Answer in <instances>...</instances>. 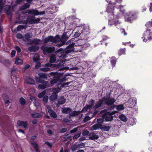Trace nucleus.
Masks as SVG:
<instances>
[{
	"instance_id": "f257e3e1",
	"label": "nucleus",
	"mask_w": 152,
	"mask_h": 152,
	"mask_svg": "<svg viewBox=\"0 0 152 152\" xmlns=\"http://www.w3.org/2000/svg\"><path fill=\"white\" fill-rule=\"evenodd\" d=\"M21 16L20 17V18L22 19H26V20H22L19 23L20 24H27V23H29L30 24L33 23H38L40 20L39 18H37L35 19V17L31 16L30 17L29 15L28 17L26 16H24V15L21 14Z\"/></svg>"
},
{
	"instance_id": "f03ea898",
	"label": "nucleus",
	"mask_w": 152,
	"mask_h": 152,
	"mask_svg": "<svg viewBox=\"0 0 152 152\" xmlns=\"http://www.w3.org/2000/svg\"><path fill=\"white\" fill-rule=\"evenodd\" d=\"M22 15L24 16L28 17L29 14H32L35 15H42L44 14L45 13V12L44 11H41L40 12H39L37 10L35 9L28 10L23 11L22 12Z\"/></svg>"
},
{
	"instance_id": "7ed1b4c3",
	"label": "nucleus",
	"mask_w": 152,
	"mask_h": 152,
	"mask_svg": "<svg viewBox=\"0 0 152 152\" xmlns=\"http://www.w3.org/2000/svg\"><path fill=\"white\" fill-rule=\"evenodd\" d=\"M59 40V36L57 35L54 37L52 36L48 37L44 39L43 42L44 43H47L49 42L54 43L57 45Z\"/></svg>"
},
{
	"instance_id": "20e7f679",
	"label": "nucleus",
	"mask_w": 152,
	"mask_h": 152,
	"mask_svg": "<svg viewBox=\"0 0 152 152\" xmlns=\"http://www.w3.org/2000/svg\"><path fill=\"white\" fill-rule=\"evenodd\" d=\"M110 94H107L103 98V101L105 104L108 105H111L113 104L116 101L113 98L110 97Z\"/></svg>"
},
{
	"instance_id": "39448f33",
	"label": "nucleus",
	"mask_w": 152,
	"mask_h": 152,
	"mask_svg": "<svg viewBox=\"0 0 152 152\" xmlns=\"http://www.w3.org/2000/svg\"><path fill=\"white\" fill-rule=\"evenodd\" d=\"M72 40H70L66 43V45H69L65 50V52L66 53H69L73 51H75V50L77 49L76 47H74L75 43H71Z\"/></svg>"
},
{
	"instance_id": "423d86ee",
	"label": "nucleus",
	"mask_w": 152,
	"mask_h": 152,
	"mask_svg": "<svg viewBox=\"0 0 152 152\" xmlns=\"http://www.w3.org/2000/svg\"><path fill=\"white\" fill-rule=\"evenodd\" d=\"M150 31V29H147L143 34V36L142 38L143 42H146L147 39L148 40L152 39V33Z\"/></svg>"
},
{
	"instance_id": "0eeeda50",
	"label": "nucleus",
	"mask_w": 152,
	"mask_h": 152,
	"mask_svg": "<svg viewBox=\"0 0 152 152\" xmlns=\"http://www.w3.org/2000/svg\"><path fill=\"white\" fill-rule=\"evenodd\" d=\"M41 49L43 50L44 54L46 55L51 53L54 51L55 48L54 47H48L43 46L41 47Z\"/></svg>"
},
{
	"instance_id": "6e6552de",
	"label": "nucleus",
	"mask_w": 152,
	"mask_h": 152,
	"mask_svg": "<svg viewBox=\"0 0 152 152\" xmlns=\"http://www.w3.org/2000/svg\"><path fill=\"white\" fill-rule=\"evenodd\" d=\"M59 40H58L57 46L60 47L64 45L65 41L68 39V37L63 34L61 37L59 36Z\"/></svg>"
},
{
	"instance_id": "1a4fd4ad",
	"label": "nucleus",
	"mask_w": 152,
	"mask_h": 152,
	"mask_svg": "<svg viewBox=\"0 0 152 152\" xmlns=\"http://www.w3.org/2000/svg\"><path fill=\"white\" fill-rule=\"evenodd\" d=\"M56 65L55 64L46 63L43 66L44 67L40 68V70L44 72L49 71L51 69V68L52 67L55 66Z\"/></svg>"
},
{
	"instance_id": "9d476101",
	"label": "nucleus",
	"mask_w": 152,
	"mask_h": 152,
	"mask_svg": "<svg viewBox=\"0 0 152 152\" xmlns=\"http://www.w3.org/2000/svg\"><path fill=\"white\" fill-rule=\"evenodd\" d=\"M115 4L114 2L109 4L106 9L107 11L109 14V15H110L111 16H113V11L114 9V7Z\"/></svg>"
},
{
	"instance_id": "9b49d317",
	"label": "nucleus",
	"mask_w": 152,
	"mask_h": 152,
	"mask_svg": "<svg viewBox=\"0 0 152 152\" xmlns=\"http://www.w3.org/2000/svg\"><path fill=\"white\" fill-rule=\"evenodd\" d=\"M117 113V112L116 111L108 112L104 114V118H105V120L106 121H111L113 119L112 115Z\"/></svg>"
},
{
	"instance_id": "f8f14e48",
	"label": "nucleus",
	"mask_w": 152,
	"mask_h": 152,
	"mask_svg": "<svg viewBox=\"0 0 152 152\" xmlns=\"http://www.w3.org/2000/svg\"><path fill=\"white\" fill-rule=\"evenodd\" d=\"M97 133L98 132H93L90 133L88 135L89 139L94 140H98L99 138V136Z\"/></svg>"
},
{
	"instance_id": "ddd939ff",
	"label": "nucleus",
	"mask_w": 152,
	"mask_h": 152,
	"mask_svg": "<svg viewBox=\"0 0 152 152\" xmlns=\"http://www.w3.org/2000/svg\"><path fill=\"white\" fill-rule=\"evenodd\" d=\"M83 41L82 40H79L77 41L75 43L74 47H76V49L75 50V51L78 52L81 51L83 50V48L82 47V44H81Z\"/></svg>"
},
{
	"instance_id": "4468645a",
	"label": "nucleus",
	"mask_w": 152,
	"mask_h": 152,
	"mask_svg": "<svg viewBox=\"0 0 152 152\" xmlns=\"http://www.w3.org/2000/svg\"><path fill=\"white\" fill-rule=\"evenodd\" d=\"M33 60L36 63L35 67L38 68L41 65V63L38 61L39 60V56L38 54H35L33 58Z\"/></svg>"
},
{
	"instance_id": "2eb2a0df",
	"label": "nucleus",
	"mask_w": 152,
	"mask_h": 152,
	"mask_svg": "<svg viewBox=\"0 0 152 152\" xmlns=\"http://www.w3.org/2000/svg\"><path fill=\"white\" fill-rule=\"evenodd\" d=\"M37 81L40 83H44V85H39L38 86V88L39 89H43L46 88L47 86V82L46 81H44L43 80H37Z\"/></svg>"
},
{
	"instance_id": "dca6fc26",
	"label": "nucleus",
	"mask_w": 152,
	"mask_h": 152,
	"mask_svg": "<svg viewBox=\"0 0 152 152\" xmlns=\"http://www.w3.org/2000/svg\"><path fill=\"white\" fill-rule=\"evenodd\" d=\"M17 124L19 126L23 127L24 128H27L28 124L27 121H21L20 120H18L17 121Z\"/></svg>"
},
{
	"instance_id": "f3484780",
	"label": "nucleus",
	"mask_w": 152,
	"mask_h": 152,
	"mask_svg": "<svg viewBox=\"0 0 152 152\" xmlns=\"http://www.w3.org/2000/svg\"><path fill=\"white\" fill-rule=\"evenodd\" d=\"M5 12L7 15L10 16L12 15V12L11 10V8L9 5H6L4 7Z\"/></svg>"
},
{
	"instance_id": "a211bd4d",
	"label": "nucleus",
	"mask_w": 152,
	"mask_h": 152,
	"mask_svg": "<svg viewBox=\"0 0 152 152\" xmlns=\"http://www.w3.org/2000/svg\"><path fill=\"white\" fill-rule=\"evenodd\" d=\"M102 127V125L100 124H96L90 127L89 130L91 131L99 129Z\"/></svg>"
},
{
	"instance_id": "6ab92c4d",
	"label": "nucleus",
	"mask_w": 152,
	"mask_h": 152,
	"mask_svg": "<svg viewBox=\"0 0 152 152\" xmlns=\"http://www.w3.org/2000/svg\"><path fill=\"white\" fill-rule=\"evenodd\" d=\"M127 102L129 104L130 106H134L136 103V99L135 98H131Z\"/></svg>"
},
{
	"instance_id": "aec40b11",
	"label": "nucleus",
	"mask_w": 152,
	"mask_h": 152,
	"mask_svg": "<svg viewBox=\"0 0 152 152\" xmlns=\"http://www.w3.org/2000/svg\"><path fill=\"white\" fill-rule=\"evenodd\" d=\"M39 48L37 46H32L28 48V50L30 52H35L37 51Z\"/></svg>"
},
{
	"instance_id": "412c9836",
	"label": "nucleus",
	"mask_w": 152,
	"mask_h": 152,
	"mask_svg": "<svg viewBox=\"0 0 152 152\" xmlns=\"http://www.w3.org/2000/svg\"><path fill=\"white\" fill-rule=\"evenodd\" d=\"M38 75L39 76V79H37V80H40L41 79H47L48 78L47 75L45 73H39L38 74Z\"/></svg>"
},
{
	"instance_id": "4be33fe9",
	"label": "nucleus",
	"mask_w": 152,
	"mask_h": 152,
	"mask_svg": "<svg viewBox=\"0 0 152 152\" xmlns=\"http://www.w3.org/2000/svg\"><path fill=\"white\" fill-rule=\"evenodd\" d=\"M26 82L28 84H34L35 82L32 78L30 77H28L26 79Z\"/></svg>"
},
{
	"instance_id": "5701e85b",
	"label": "nucleus",
	"mask_w": 152,
	"mask_h": 152,
	"mask_svg": "<svg viewBox=\"0 0 152 152\" xmlns=\"http://www.w3.org/2000/svg\"><path fill=\"white\" fill-rule=\"evenodd\" d=\"M71 109L69 108H64L62 109V112L63 113L66 114L70 113L72 111Z\"/></svg>"
},
{
	"instance_id": "b1692460",
	"label": "nucleus",
	"mask_w": 152,
	"mask_h": 152,
	"mask_svg": "<svg viewBox=\"0 0 152 152\" xmlns=\"http://www.w3.org/2000/svg\"><path fill=\"white\" fill-rule=\"evenodd\" d=\"M123 6L121 5H120L119 6V9L120 10V11L122 12V13H120L119 14H117L116 15L117 17L118 18H119L121 16V15L124 13V10L123 9Z\"/></svg>"
},
{
	"instance_id": "393cba45",
	"label": "nucleus",
	"mask_w": 152,
	"mask_h": 152,
	"mask_svg": "<svg viewBox=\"0 0 152 152\" xmlns=\"http://www.w3.org/2000/svg\"><path fill=\"white\" fill-rule=\"evenodd\" d=\"M94 103V102L92 100H91L90 101L88 102V104L86 105L88 107L89 109L90 110L93 106Z\"/></svg>"
},
{
	"instance_id": "a878e982",
	"label": "nucleus",
	"mask_w": 152,
	"mask_h": 152,
	"mask_svg": "<svg viewBox=\"0 0 152 152\" xmlns=\"http://www.w3.org/2000/svg\"><path fill=\"white\" fill-rule=\"evenodd\" d=\"M65 102V99L64 97H60L58 99V103L60 104H64Z\"/></svg>"
},
{
	"instance_id": "bb28decb",
	"label": "nucleus",
	"mask_w": 152,
	"mask_h": 152,
	"mask_svg": "<svg viewBox=\"0 0 152 152\" xmlns=\"http://www.w3.org/2000/svg\"><path fill=\"white\" fill-rule=\"evenodd\" d=\"M48 111L49 114L53 118H55L56 117V115L53 111L50 109H48Z\"/></svg>"
},
{
	"instance_id": "cd10ccee",
	"label": "nucleus",
	"mask_w": 152,
	"mask_h": 152,
	"mask_svg": "<svg viewBox=\"0 0 152 152\" xmlns=\"http://www.w3.org/2000/svg\"><path fill=\"white\" fill-rule=\"evenodd\" d=\"M15 63L16 64H22L23 62L22 59L18 58H16L15 61Z\"/></svg>"
},
{
	"instance_id": "c85d7f7f",
	"label": "nucleus",
	"mask_w": 152,
	"mask_h": 152,
	"mask_svg": "<svg viewBox=\"0 0 152 152\" xmlns=\"http://www.w3.org/2000/svg\"><path fill=\"white\" fill-rule=\"evenodd\" d=\"M103 102L104 101H103V98H102V100H100L98 101L96 104L95 106L94 107V108H97L100 107Z\"/></svg>"
},
{
	"instance_id": "c756f323",
	"label": "nucleus",
	"mask_w": 152,
	"mask_h": 152,
	"mask_svg": "<svg viewBox=\"0 0 152 152\" xmlns=\"http://www.w3.org/2000/svg\"><path fill=\"white\" fill-rule=\"evenodd\" d=\"M30 5V4L29 3H26L24 4L23 6L20 7V10H23L28 8H29Z\"/></svg>"
},
{
	"instance_id": "7c9ffc66",
	"label": "nucleus",
	"mask_w": 152,
	"mask_h": 152,
	"mask_svg": "<svg viewBox=\"0 0 152 152\" xmlns=\"http://www.w3.org/2000/svg\"><path fill=\"white\" fill-rule=\"evenodd\" d=\"M58 77L56 78L55 77L53 79L50 81V83L52 84H53L56 83L59 84L60 82H59V81H58Z\"/></svg>"
},
{
	"instance_id": "2f4dec72",
	"label": "nucleus",
	"mask_w": 152,
	"mask_h": 152,
	"mask_svg": "<svg viewBox=\"0 0 152 152\" xmlns=\"http://www.w3.org/2000/svg\"><path fill=\"white\" fill-rule=\"evenodd\" d=\"M111 59L110 61V62L112 65L113 67H114L115 66L116 61V58L115 57H113L111 58Z\"/></svg>"
},
{
	"instance_id": "473e14b6",
	"label": "nucleus",
	"mask_w": 152,
	"mask_h": 152,
	"mask_svg": "<svg viewBox=\"0 0 152 152\" xmlns=\"http://www.w3.org/2000/svg\"><path fill=\"white\" fill-rule=\"evenodd\" d=\"M79 113V111H73L69 114V116L70 118L71 116H75L77 115Z\"/></svg>"
},
{
	"instance_id": "72a5a7b5",
	"label": "nucleus",
	"mask_w": 152,
	"mask_h": 152,
	"mask_svg": "<svg viewBox=\"0 0 152 152\" xmlns=\"http://www.w3.org/2000/svg\"><path fill=\"white\" fill-rule=\"evenodd\" d=\"M115 107L116 109L118 110H121L124 109V107L123 104L115 105Z\"/></svg>"
},
{
	"instance_id": "f704fd0d",
	"label": "nucleus",
	"mask_w": 152,
	"mask_h": 152,
	"mask_svg": "<svg viewBox=\"0 0 152 152\" xmlns=\"http://www.w3.org/2000/svg\"><path fill=\"white\" fill-rule=\"evenodd\" d=\"M119 117L121 120L123 121L126 122L127 121V118L124 115H120Z\"/></svg>"
},
{
	"instance_id": "c9c22d12",
	"label": "nucleus",
	"mask_w": 152,
	"mask_h": 152,
	"mask_svg": "<svg viewBox=\"0 0 152 152\" xmlns=\"http://www.w3.org/2000/svg\"><path fill=\"white\" fill-rule=\"evenodd\" d=\"M61 90L60 88L58 87L54 88L53 89V93L55 94H56L60 91Z\"/></svg>"
},
{
	"instance_id": "e433bc0d",
	"label": "nucleus",
	"mask_w": 152,
	"mask_h": 152,
	"mask_svg": "<svg viewBox=\"0 0 152 152\" xmlns=\"http://www.w3.org/2000/svg\"><path fill=\"white\" fill-rule=\"evenodd\" d=\"M31 116L34 118H39L41 116V114L39 113H36L35 114H32Z\"/></svg>"
},
{
	"instance_id": "4c0bfd02",
	"label": "nucleus",
	"mask_w": 152,
	"mask_h": 152,
	"mask_svg": "<svg viewBox=\"0 0 152 152\" xmlns=\"http://www.w3.org/2000/svg\"><path fill=\"white\" fill-rule=\"evenodd\" d=\"M56 61V57L55 56H51L50 58L49 61L51 63H53Z\"/></svg>"
},
{
	"instance_id": "58836bf2",
	"label": "nucleus",
	"mask_w": 152,
	"mask_h": 152,
	"mask_svg": "<svg viewBox=\"0 0 152 152\" xmlns=\"http://www.w3.org/2000/svg\"><path fill=\"white\" fill-rule=\"evenodd\" d=\"M57 95L56 94H55L53 93L51 96L50 97V99L51 100L54 101L56 100L57 98Z\"/></svg>"
},
{
	"instance_id": "ea45409f",
	"label": "nucleus",
	"mask_w": 152,
	"mask_h": 152,
	"mask_svg": "<svg viewBox=\"0 0 152 152\" xmlns=\"http://www.w3.org/2000/svg\"><path fill=\"white\" fill-rule=\"evenodd\" d=\"M31 144L33 146L34 148L35 149V151L37 152H39L38 149V146L36 144L35 142H33L31 143Z\"/></svg>"
},
{
	"instance_id": "a19ab883",
	"label": "nucleus",
	"mask_w": 152,
	"mask_h": 152,
	"mask_svg": "<svg viewBox=\"0 0 152 152\" xmlns=\"http://www.w3.org/2000/svg\"><path fill=\"white\" fill-rule=\"evenodd\" d=\"M102 130L104 131H108L110 128V127L109 126H104L102 127Z\"/></svg>"
},
{
	"instance_id": "79ce46f5",
	"label": "nucleus",
	"mask_w": 152,
	"mask_h": 152,
	"mask_svg": "<svg viewBox=\"0 0 152 152\" xmlns=\"http://www.w3.org/2000/svg\"><path fill=\"white\" fill-rule=\"evenodd\" d=\"M4 4L3 0H0V14H1Z\"/></svg>"
},
{
	"instance_id": "37998d69",
	"label": "nucleus",
	"mask_w": 152,
	"mask_h": 152,
	"mask_svg": "<svg viewBox=\"0 0 152 152\" xmlns=\"http://www.w3.org/2000/svg\"><path fill=\"white\" fill-rule=\"evenodd\" d=\"M58 78L59 79L58 81H59L60 83L63 81H66V77H58Z\"/></svg>"
},
{
	"instance_id": "c03bdc74",
	"label": "nucleus",
	"mask_w": 152,
	"mask_h": 152,
	"mask_svg": "<svg viewBox=\"0 0 152 152\" xmlns=\"http://www.w3.org/2000/svg\"><path fill=\"white\" fill-rule=\"evenodd\" d=\"M19 101L20 104L23 105L25 104L26 102L25 100L23 97L20 98Z\"/></svg>"
},
{
	"instance_id": "a18cd8bd",
	"label": "nucleus",
	"mask_w": 152,
	"mask_h": 152,
	"mask_svg": "<svg viewBox=\"0 0 152 152\" xmlns=\"http://www.w3.org/2000/svg\"><path fill=\"white\" fill-rule=\"evenodd\" d=\"M125 49H120L119 50L118 52V54L120 56L125 53Z\"/></svg>"
},
{
	"instance_id": "49530a36",
	"label": "nucleus",
	"mask_w": 152,
	"mask_h": 152,
	"mask_svg": "<svg viewBox=\"0 0 152 152\" xmlns=\"http://www.w3.org/2000/svg\"><path fill=\"white\" fill-rule=\"evenodd\" d=\"M30 34H28L25 35V39L24 40L26 41L28 40L29 38L30 37Z\"/></svg>"
},
{
	"instance_id": "de8ad7c7",
	"label": "nucleus",
	"mask_w": 152,
	"mask_h": 152,
	"mask_svg": "<svg viewBox=\"0 0 152 152\" xmlns=\"http://www.w3.org/2000/svg\"><path fill=\"white\" fill-rule=\"evenodd\" d=\"M33 43L36 44H39L41 42L40 40L38 39H35L33 41Z\"/></svg>"
},
{
	"instance_id": "09e8293b",
	"label": "nucleus",
	"mask_w": 152,
	"mask_h": 152,
	"mask_svg": "<svg viewBox=\"0 0 152 152\" xmlns=\"http://www.w3.org/2000/svg\"><path fill=\"white\" fill-rule=\"evenodd\" d=\"M15 49L17 50L18 54L19 55L21 51V49L18 46H15Z\"/></svg>"
},
{
	"instance_id": "8fccbe9b",
	"label": "nucleus",
	"mask_w": 152,
	"mask_h": 152,
	"mask_svg": "<svg viewBox=\"0 0 152 152\" xmlns=\"http://www.w3.org/2000/svg\"><path fill=\"white\" fill-rule=\"evenodd\" d=\"M113 18V17H110V18L111 19H109V24L110 26L112 25L113 24V23H114V20L112 19Z\"/></svg>"
},
{
	"instance_id": "3c124183",
	"label": "nucleus",
	"mask_w": 152,
	"mask_h": 152,
	"mask_svg": "<svg viewBox=\"0 0 152 152\" xmlns=\"http://www.w3.org/2000/svg\"><path fill=\"white\" fill-rule=\"evenodd\" d=\"M45 93H46L45 91H43V92H42L41 93H40L38 95V97L39 98H41L45 94Z\"/></svg>"
},
{
	"instance_id": "603ef678",
	"label": "nucleus",
	"mask_w": 152,
	"mask_h": 152,
	"mask_svg": "<svg viewBox=\"0 0 152 152\" xmlns=\"http://www.w3.org/2000/svg\"><path fill=\"white\" fill-rule=\"evenodd\" d=\"M58 56L59 57V58H64L66 57V55L65 54V53L63 52L61 54H58Z\"/></svg>"
},
{
	"instance_id": "864d4df0",
	"label": "nucleus",
	"mask_w": 152,
	"mask_h": 152,
	"mask_svg": "<svg viewBox=\"0 0 152 152\" xmlns=\"http://www.w3.org/2000/svg\"><path fill=\"white\" fill-rule=\"evenodd\" d=\"M65 61H61L59 63V64H58L57 66L58 67H60L62 66H64V62H65Z\"/></svg>"
},
{
	"instance_id": "5fc2aeb1",
	"label": "nucleus",
	"mask_w": 152,
	"mask_h": 152,
	"mask_svg": "<svg viewBox=\"0 0 152 152\" xmlns=\"http://www.w3.org/2000/svg\"><path fill=\"white\" fill-rule=\"evenodd\" d=\"M104 121V119L103 118H99L97 119V122L98 124H100L102 123Z\"/></svg>"
},
{
	"instance_id": "6e6d98bb",
	"label": "nucleus",
	"mask_w": 152,
	"mask_h": 152,
	"mask_svg": "<svg viewBox=\"0 0 152 152\" xmlns=\"http://www.w3.org/2000/svg\"><path fill=\"white\" fill-rule=\"evenodd\" d=\"M91 118L88 116H87L85 117L83 120V121L85 122H86L88 120H90Z\"/></svg>"
},
{
	"instance_id": "4d7b16f0",
	"label": "nucleus",
	"mask_w": 152,
	"mask_h": 152,
	"mask_svg": "<svg viewBox=\"0 0 152 152\" xmlns=\"http://www.w3.org/2000/svg\"><path fill=\"white\" fill-rule=\"evenodd\" d=\"M34 104L37 107H38L39 106V103L37 101L35 100L34 102Z\"/></svg>"
},
{
	"instance_id": "13d9d810",
	"label": "nucleus",
	"mask_w": 152,
	"mask_h": 152,
	"mask_svg": "<svg viewBox=\"0 0 152 152\" xmlns=\"http://www.w3.org/2000/svg\"><path fill=\"white\" fill-rule=\"evenodd\" d=\"M24 26L23 25H19L18 26L17 28V30L18 31H19L21 29H23L24 28Z\"/></svg>"
},
{
	"instance_id": "bf43d9fd",
	"label": "nucleus",
	"mask_w": 152,
	"mask_h": 152,
	"mask_svg": "<svg viewBox=\"0 0 152 152\" xmlns=\"http://www.w3.org/2000/svg\"><path fill=\"white\" fill-rule=\"evenodd\" d=\"M89 133V132L88 131L85 130L83 132L82 134L83 136H86Z\"/></svg>"
},
{
	"instance_id": "052dcab7",
	"label": "nucleus",
	"mask_w": 152,
	"mask_h": 152,
	"mask_svg": "<svg viewBox=\"0 0 152 152\" xmlns=\"http://www.w3.org/2000/svg\"><path fill=\"white\" fill-rule=\"evenodd\" d=\"M88 109H89L88 107L86 105L84 108L82 110L81 112H86Z\"/></svg>"
},
{
	"instance_id": "680f3d73",
	"label": "nucleus",
	"mask_w": 152,
	"mask_h": 152,
	"mask_svg": "<svg viewBox=\"0 0 152 152\" xmlns=\"http://www.w3.org/2000/svg\"><path fill=\"white\" fill-rule=\"evenodd\" d=\"M48 96H44L43 99V101L45 102H48Z\"/></svg>"
},
{
	"instance_id": "e2e57ef3",
	"label": "nucleus",
	"mask_w": 152,
	"mask_h": 152,
	"mask_svg": "<svg viewBox=\"0 0 152 152\" xmlns=\"http://www.w3.org/2000/svg\"><path fill=\"white\" fill-rule=\"evenodd\" d=\"M80 134L81 133H80V134L75 135L73 137V139H75L79 137L80 136Z\"/></svg>"
},
{
	"instance_id": "0e129e2a",
	"label": "nucleus",
	"mask_w": 152,
	"mask_h": 152,
	"mask_svg": "<svg viewBox=\"0 0 152 152\" xmlns=\"http://www.w3.org/2000/svg\"><path fill=\"white\" fill-rule=\"evenodd\" d=\"M77 130L78 129L77 128H75L71 130L70 132L71 133H74L77 132Z\"/></svg>"
},
{
	"instance_id": "69168bd1",
	"label": "nucleus",
	"mask_w": 152,
	"mask_h": 152,
	"mask_svg": "<svg viewBox=\"0 0 152 152\" xmlns=\"http://www.w3.org/2000/svg\"><path fill=\"white\" fill-rule=\"evenodd\" d=\"M16 37L18 38L19 39H21L23 38L22 35L21 34H18L16 35Z\"/></svg>"
},
{
	"instance_id": "338daca9",
	"label": "nucleus",
	"mask_w": 152,
	"mask_h": 152,
	"mask_svg": "<svg viewBox=\"0 0 152 152\" xmlns=\"http://www.w3.org/2000/svg\"><path fill=\"white\" fill-rule=\"evenodd\" d=\"M30 66V65L29 64H26L23 67V68L25 70H26L27 69L29 68Z\"/></svg>"
},
{
	"instance_id": "774afa93",
	"label": "nucleus",
	"mask_w": 152,
	"mask_h": 152,
	"mask_svg": "<svg viewBox=\"0 0 152 152\" xmlns=\"http://www.w3.org/2000/svg\"><path fill=\"white\" fill-rule=\"evenodd\" d=\"M16 51L15 50H13L11 52V56L12 57H14L15 56Z\"/></svg>"
}]
</instances>
